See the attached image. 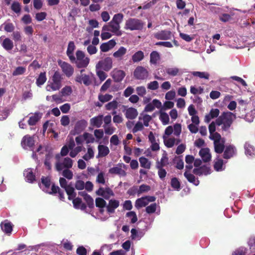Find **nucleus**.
<instances>
[{
    "instance_id": "nucleus-62",
    "label": "nucleus",
    "mask_w": 255,
    "mask_h": 255,
    "mask_svg": "<svg viewBox=\"0 0 255 255\" xmlns=\"http://www.w3.org/2000/svg\"><path fill=\"white\" fill-rule=\"evenodd\" d=\"M103 128L106 134L108 135L112 134L115 131L116 128L111 125H104Z\"/></svg>"
},
{
    "instance_id": "nucleus-26",
    "label": "nucleus",
    "mask_w": 255,
    "mask_h": 255,
    "mask_svg": "<svg viewBox=\"0 0 255 255\" xmlns=\"http://www.w3.org/2000/svg\"><path fill=\"white\" fill-rule=\"evenodd\" d=\"M116 45L115 40L112 39L108 42L102 43L100 46V49L102 52H107L112 49Z\"/></svg>"
},
{
    "instance_id": "nucleus-63",
    "label": "nucleus",
    "mask_w": 255,
    "mask_h": 255,
    "mask_svg": "<svg viewBox=\"0 0 255 255\" xmlns=\"http://www.w3.org/2000/svg\"><path fill=\"white\" fill-rule=\"evenodd\" d=\"M126 216L130 219V222L132 224L135 223L137 221L136 214L134 211L128 212Z\"/></svg>"
},
{
    "instance_id": "nucleus-1",
    "label": "nucleus",
    "mask_w": 255,
    "mask_h": 255,
    "mask_svg": "<svg viewBox=\"0 0 255 255\" xmlns=\"http://www.w3.org/2000/svg\"><path fill=\"white\" fill-rule=\"evenodd\" d=\"M236 118V115L231 112H224L216 120V123L218 126L223 125L222 129L227 130Z\"/></svg>"
},
{
    "instance_id": "nucleus-44",
    "label": "nucleus",
    "mask_w": 255,
    "mask_h": 255,
    "mask_svg": "<svg viewBox=\"0 0 255 255\" xmlns=\"http://www.w3.org/2000/svg\"><path fill=\"white\" fill-rule=\"evenodd\" d=\"M47 80L46 77V74L45 72H42L41 73L37 79H36V85L40 87L41 85H43L44 83L46 82Z\"/></svg>"
},
{
    "instance_id": "nucleus-48",
    "label": "nucleus",
    "mask_w": 255,
    "mask_h": 255,
    "mask_svg": "<svg viewBox=\"0 0 255 255\" xmlns=\"http://www.w3.org/2000/svg\"><path fill=\"white\" fill-rule=\"evenodd\" d=\"M216 121L212 122L209 126V130L210 132V139L212 138L213 136H214L216 134H219V133L215 132L216 130Z\"/></svg>"
},
{
    "instance_id": "nucleus-34",
    "label": "nucleus",
    "mask_w": 255,
    "mask_h": 255,
    "mask_svg": "<svg viewBox=\"0 0 255 255\" xmlns=\"http://www.w3.org/2000/svg\"><path fill=\"white\" fill-rule=\"evenodd\" d=\"M245 153L247 155L253 156L255 154V148L249 142L245 143Z\"/></svg>"
},
{
    "instance_id": "nucleus-61",
    "label": "nucleus",
    "mask_w": 255,
    "mask_h": 255,
    "mask_svg": "<svg viewBox=\"0 0 255 255\" xmlns=\"http://www.w3.org/2000/svg\"><path fill=\"white\" fill-rule=\"evenodd\" d=\"M143 124L140 121H138L132 128L133 133H135L138 131H140L143 129Z\"/></svg>"
},
{
    "instance_id": "nucleus-42",
    "label": "nucleus",
    "mask_w": 255,
    "mask_h": 255,
    "mask_svg": "<svg viewBox=\"0 0 255 255\" xmlns=\"http://www.w3.org/2000/svg\"><path fill=\"white\" fill-rule=\"evenodd\" d=\"M194 174L198 175H201L203 174L207 175L209 173V169L207 167H201L199 168H195L193 170Z\"/></svg>"
},
{
    "instance_id": "nucleus-43",
    "label": "nucleus",
    "mask_w": 255,
    "mask_h": 255,
    "mask_svg": "<svg viewBox=\"0 0 255 255\" xmlns=\"http://www.w3.org/2000/svg\"><path fill=\"white\" fill-rule=\"evenodd\" d=\"M144 58L143 52L138 51L135 52L132 56V60L133 62H137L142 60Z\"/></svg>"
},
{
    "instance_id": "nucleus-9",
    "label": "nucleus",
    "mask_w": 255,
    "mask_h": 255,
    "mask_svg": "<svg viewBox=\"0 0 255 255\" xmlns=\"http://www.w3.org/2000/svg\"><path fill=\"white\" fill-rule=\"evenodd\" d=\"M127 166L124 163H119L115 166L111 168L109 172L110 174L118 175L120 177H125L127 175L126 169Z\"/></svg>"
},
{
    "instance_id": "nucleus-11",
    "label": "nucleus",
    "mask_w": 255,
    "mask_h": 255,
    "mask_svg": "<svg viewBox=\"0 0 255 255\" xmlns=\"http://www.w3.org/2000/svg\"><path fill=\"white\" fill-rule=\"evenodd\" d=\"M120 25L117 23L114 22L111 20L108 24H106L103 26V30L105 31H110L117 36H121L122 32L120 30Z\"/></svg>"
},
{
    "instance_id": "nucleus-60",
    "label": "nucleus",
    "mask_w": 255,
    "mask_h": 255,
    "mask_svg": "<svg viewBox=\"0 0 255 255\" xmlns=\"http://www.w3.org/2000/svg\"><path fill=\"white\" fill-rule=\"evenodd\" d=\"M173 134L176 136H179L181 132V125L180 124H175L173 127Z\"/></svg>"
},
{
    "instance_id": "nucleus-57",
    "label": "nucleus",
    "mask_w": 255,
    "mask_h": 255,
    "mask_svg": "<svg viewBox=\"0 0 255 255\" xmlns=\"http://www.w3.org/2000/svg\"><path fill=\"white\" fill-rule=\"evenodd\" d=\"M124 18V15L122 13H119L118 14H116L114 15L112 20L115 22L117 23L118 24L120 25V23H122Z\"/></svg>"
},
{
    "instance_id": "nucleus-8",
    "label": "nucleus",
    "mask_w": 255,
    "mask_h": 255,
    "mask_svg": "<svg viewBox=\"0 0 255 255\" xmlns=\"http://www.w3.org/2000/svg\"><path fill=\"white\" fill-rule=\"evenodd\" d=\"M113 66V60L110 57H107L103 60L99 61L96 64V69H102L106 71H109Z\"/></svg>"
},
{
    "instance_id": "nucleus-46",
    "label": "nucleus",
    "mask_w": 255,
    "mask_h": 255,
    "mask_svg": "<svg viewBox=\"0 0 255 255\" xmlns=\"http://www.w3.org/2000/svg\"><path fill=\"white\" fill-rule=\"evenodd\" d=\"M168 164V158L166 154H163L160 161L156 162V167H164Z\"/></svg>"
},
{
    "instance_id": "nucleus-22",
    "label": "nucleus",
    "mask_w": 255,
    "mask_h": 255,
    "mask_svg": "<svg viewBox=\"0 0 255 255\" xmlns=\"http://www.w3.org/2000/svg\"><path fill=\"white\" fill-rule=\"evenodd\" d=\"M120 205V202L119 200L116 199H111L109 200L108 205L106 206V209L109 214L114 213L116 209H117Z\"/></svg>"
},
{
    "instance_id": "nucleus-24",
    "label": "nucleus",
    "mask_w": 255,
    "mask_h": 255,
    "mask_svg": "<svg viewBox=\"0 0 255 255\" xmlns=\"http://www.w3.org/2000/svg\"><path fill=\"white\" fill-rule=\"evenodd\" d=\"M199 155L203 161L205 162L210 161L211 159V154L208 148H202L199 151Z\"/></svg>"
},
{
    "instance_id": "nucleus-30",
    "label": "nucleus",
    "mask_w": 255,
    "mask_h": 255,
    "mask_svg": "<svg viewBox=\"0 0 255 255\" xmlns=\"http://www.w3.org/2000/svg\"><path fill=\"white\" fill-rule=\"evenodd\" d=\"M127 52V48L123 46H121L118 49L117 51H115L113 53V55L116 59L118 60H122Z\"/></svg>"
},
{
    "instance_id": "nucleus-36",
    "label": "nucleus",
    "mask_w": 255,
    "mask_h": 255,
    "mask_svg": "<svg viewBox=\"0 0 255 255\" xmlns=\"http://www.w3.org/2000/svg\"><path fill=\"white\" fill-rule=\"evenodd\" d=\"M191 74L194 76L206 80H208L210 77V74L206 72L193 71Z\"/></svg>"
},
{
    "instance_id": "nucleus-40",
    "label": "nucleus",
    "mask_w": 255,
    "mask_h": 255,
    "mask_svg": "<svg viewBox=\"0 0 255 255\" xmlns=\"http://www.w3.org/2000/svg\"><path fill=\"white\" fill-rule=\"evenodd\" d=\"M41 115L39 113H35L29 118L28 123L30 126H33L40 119Z\"/></svg>"
},
{
    "instance_id": "nucleus-3",
    "label": "nucleus",
    "mask_w": 255,
    "mask_h": 255,
    "mask_svg": "<svg viewBox=\"0 0 255 255\" xmlns=\"http://www.w3.org/2000/svg\"><path fill=\"white\" fill-rule=\"evenodd\" d=\"M144 26V23L140 19L135 18H130L126 20L124 28L130 31L141 30Z\"/></svg>"
},
{
    "instance_id": "nucleus-31",
    "label": "nucleus",
    "mask_w": 255,
    "mask_h": 255,
    "mask_svg": "<svg viewBox=\"0 0 255 255\" xmlns=\"http://www.w3.org/2000/svg\"><path fill=\"white\" fill-rule=\"evenodd\" d=\"M236 149L234 146L229 145L226 146L224 153V158L228 159L232 157L235 153Z\"/></svg>"
},
{
    "instance_id": "nucleus-23",
    "label": "nucleus",
    "mask_w": 255,
    "mask_h": 255,
    "mask_svg": "<svg viewBox=\"0 0 255 255\" xmlns=\"http://www.w3.org/2000/svg\"><path fill=\"white\" fill-rule=\"evenodd\" d=\"M163 137L165 145L169 148L172 147L174 145H177L181 142V140L179 138L166 137L165 135H163Z\"/></svg>"
},
{
    "instance_id": "nucleus-47",
    "label": "nucleus",
    "mask_w": 255,
    "mask_h": 255,
    "mask_svg": "<svg viewBox=\"0 0 255 255\" xmlns=\"http://www.w3.org/2000/svg\"><path fill=\"white\" fill-rule=\"evenodd\" d=\"M118 102L116 100H113L107 104L105 105V108L108 111L115 110L118 107Z\"/></svg>"
},
{
    "instance_id": "nucleus-35",
    "label": "nucleus",
    "mask_w": 255,
    "mask_h": 255,
    "mask_svg": "<svg viewBox=\"0 0 255 255\" xmlns=\"http://www.w3.org/2000/svg\"><path fill=\"white\" fill-rule=\"evenodd\" d=\"M94 156V151L93 148L91 145H88L87 146V152L83 156V158L86 161H88L89 160L93 158Z\"/></svg>"
},
{
    "instance_id": "nucleus-2",
    "label": "nucleus",
    "mask_w": 255,
    "mask_h": 255,
    "mask_svg": "<svg viewBox=\"0 0 255 255\" xmlns=\"http://www.w3.org/2000/svg\"><path fill=\"white\" fill-rule=\"evenodd\" d=\"M62 77L59 72L56 71L52 77L51 81H49L46 90L47 91H55L58 90L62 86Z\"/></svg>"
},
{
    "instance_id": "nucleus-28",
    "label": "nucleus",
    "mask_w": 255,
    "mask_h": 255,
    "mask_svg": "<svg viewBox=\"0 0 255 255\" xmlns=\"http://www.w3.org/2000/svg\"><path fill=\"white\" fill-rule=\"evenodd\" d=\"M220 114V111L218 109H212L210 113L206 115L204 119L205 122L209 123L210 121L215 118H217Z\"/></svg>"
},
{
    "instance_id": "nucleus-6",
    "label": "nucleus",
    "mask_w": 255,
    "mask_h": 255,
    "mask_svg": "<svg viewBox=\"0 0 255 255\" xmlns=\"http://www.w3.org/2000/svg\"><path fill=\"white\" fill-rule=\"evenodd\" d=\"M42 184L40 185V187L42 190L48 193H55L57 191L59 190V187L54 185L51 187L50 180L49 177H42L41 178Z\"/></svg>"
},
{
    "instance_id": "nucleus-37",
    "label": "nucleus",
    "mask_w": 255,
    "mask_h": 255,
    "mask_svg": "<svg viewBox=\"0 0 255 255\" xmlns=\"http://www.w3.org/2000/svg\"><path fill=\"white\" fill-rule=\"evenodd\" d=\"M2 230L6 234H9L11 232L12 226L10 222L5 221L0 224Z\"/></svg>"
},
{
    "instance_id": "nucleus-52",
    "label": "nucleus",
    "mask_w": 255,
    "mask_h": 255,
    "mask_svg": "<svg viewBox=\"0 0 255 255\" xmlns=\"http://www.w3.org/2000/svg\"><path fill=\"white\" fill-rule=\"evenodd\" d=\"M26 71V68L23 66H18L16 67L12 72V75L14 76H19L23 74Z\"/></svg>"
},
{
    "instance_id": "nucleus-32",
    "label": "nucleus",
    "mask_w": 255,
    "mask_h": 255,
    "mask_svg": "<svg viewBox=\"0 0 255 255\" xmlns=\"http://www.w3.org/2000/svg\"><path fill=\"white\" fill-rule=\"evenodd\" d=\"M23 175L26 181L29 183H32L35 180V175L33 174L31 168L25 170L24 171Z\"/></svg>"
},
{
    "instance_id": "nucleus-27",
    "label": "nucleus",
    "mask_w": 255,
    "mask_h": 255,
    "mask_svg": "<svg viewBox=\"0 0 255 255\" xmlns=\"http://www.w3.org/2000/svg\"><path fill=\"white\" fill-rule=\"evenodd\" d=\"M75 49V45L73 41H70L69 42L66 53L67 56H68L71 62H73V61H75V57L73 54V51Z\"/></svg>"
},
{
    "instance_id": "nucleus-16",
    "label": "nucleus",
    "mask_w": 255,
    "mask_h": 255,
    "mask_svg": "<svg viewBox=\"0 0 255 255\" xmlns=\"http://www.w3.org/2000/svg\"><path fill=\"white\" fill-rule=\"evenodd\" d=\"M98 195L103 197L106 199H109L110 197L114 196L113 191L109 188H100L97 191Z\"/></svg>"
},
{
    "instance_id": "nucleus-33",
    "label": "nucleus",
    "mask_w": 255,
    "mask_h": 255,
    "mask_svg": "<svg viewBox=\"0 0 255 255\" xmlns=\"http://www.w3.org/2000/svg\"><path fill=\"white\" fill-rule=\"evenodd\" d=\"M159 119L163 125H167L169 124V115L162 110L159 111Z\"/></svg>"
},
{
    "instance_id": "nucleus-55",
    "label": "nucleus",
    "mask_w": 255,
    "mask_h": 255,
    "mask_svg": "<svg viewBox=\"0 0 255 255\" xmlns=\"http://www.w3.org/2000/svg\"><path fill=\"white\" fill-rule=\"evenodd\" d=\"M112 95L108 94L105 95L100 94L98 96V99L103 103L110 101L112 100Z\"/></svg>"
},
{
    "instance_id": "nucleus-51",
    "label": "nucleus",
    "mask_w": 255,
    "mask_h": 255,
    "mask_svg": "<svg viewBox=\"0 0 255 255\" xmlns=\"http://www.w3.org/2000/svg\"><path fill=\"white\" fill-rule=\"evenodd\" d=\"M214 168L217 171H222L225 168L222 159H218L215 161Z\"/></svg>"
},
{
    "instance_id": "nucleus-10",
    "label": "nucleus",
    "mask_w": 255,
    "mask_h": 255,
    "mask_svg": "<svg viewBox=\"0 0 255 255\" xmlns=\"http://www.w3.org/2000/svg\"><path fill=\"white\" fill-rule=\"evenodd\" d=\"M156 198L154 196H146L137 199L135 202V207L138 209L145 207L149 202L155 201Z\"/></svg>"
},
{
    "instance_id": "nucleus-13",
    "label": "nucleus",
    "mask_w": 255,
    "mask_h": 255,
    "mask_svg": "<svg viewBox=\"0 0 255 255\" xmlns=\"http://www.w3.org/2000/svg\"><path fill=\"white\" fill-rule=\"evenodd\" d=\"M58 65L61 67L63 73L67 77H71L74 73V68L69 63L62 61H59Z\"/></svg>"
},
{
    "instance_id": "nucleus-38",
    "label": "nucleus",
    "mask_w": 255,
    "mask_h": 255,
    "mask_svg": "<svg viewBox=\"0 0 255 255\" xmlns=\"http://www.w3.org/2000/svg\"><path fill=\"white\" fill-rule=\"evenodd\" d=\"M184 175L190 182L193 183L195 185H198L199 184V181L195 178V176L193 174L189 173L188 171H186Z\"/></svg>"
},
{
    "instance_id": "nucleus-14",
    "label": "nucleus",
    "mask_w": 255,
    "mask_h": 255,
    "mask_svg": "<svg viewBox=\"0 0 255 255\" xmlns=\"http://www.w3.org/2000/svg\"><path fill=\"white\" fill-rule=\"evenodd\" d=\"M124 110H123L125 113L126 118L129 120H134L138 116V112L137 110L132 107H127L124 106Z\"/></svg>"
},
{
    "instance_id": "nucleus-18",
    "label": "nucleus",
    "mask_w": 255,
    "mask_h": 255,
    "mask_svg": "<svg viewBox=\"0 0 255 255\" xmlns=\"http://www.w3.org/2000/svg\"><path fill=\"white\" fill-rule=\"evenodd\" d=\"M75 81L80 84L83 83L86 86H89L92 83V80L90 76L82 74L77 75L75 77Z\"/></svg>"
},
{
    "instance_id": "nucleus-56",
    "label": "nucleus",
    "mask_w": 255,
    "mask_h": 255,
    "mask_svg": "<svg viewBox=\"0 0 255 255\" xmlns=\"http://www.w3.org/2000/svg\"><path fill=\"white\" fill-rule=\"evenodd\" d=\"M157 169H158V175L159 177V178L163 181L165 179V178L167 174V172L163 168V167H156Z\"/></svg>"
},
{
    "instance_id": "nucleus-19",
    "label": "nucleus",
    "mask_w": 255,
    "mask_h": 255,
    "mask_svg": "<svg viewBox=\"0 0 255 255\" xmlns=\"http://www.w3.org/2000/svg\"><path fill=\"white\" fill-rule=\"evenodd\" d=\"M4 36H1L0 37V43L2 47L7 51L12 50L13 47V43L12 41L8 38H5L3 39Z\"/></svg>"
},
{
    "instance_id": "nucleus-49",
    "label": "nucleus",
    "mask_w": 255,
    "mask_h": 255,
    "mask_svg": "<svg viewBox=\"0 0 255 255\" xmlns=\"http://www.w3.org/2000/svg\"><path fill=\"white\" fill-rule=\"evenodd\" d=\"M166 73L171 76H176L179 73V69L177 67L167 68L165 69Z\"/></svg>"
},
{
    "instance_id": "nucleus-50",
    "label": "nucleus",
    "mask_w": 255,
    "mask_h": 255,
    "mask_svg": "<svg viewBox=\"0 0 255 255\" xmlns=\"http://www.w3.org/2000/svg\"><path fill=\"white\" fill-rule=\"evenodd\" d=\"M150 63L155 64L160 58L159 54L156 51H153L150 53Z\"/></svg>"
},
{
    "instance_id": "nucleus-53",
    "label": "nucleus",
    "mask_w": 255,
    "mask_h": 255,
    "mask_svg": "<svg viewBox=\"0 0 255 255\" xmlns=\"http://www.w3.org/2000/svg\"><path fill=\"white\" fill-rule=\"evenodd\" d=\"M83 150V146L81 145H79L76 147H74L73 149H71L70 152V156L74 158L76 156V155L80 152Z\"/></svg>"
},
{
    "instance_id": "nucleus-7",
    "label": "nucleus",
    "mask_w": 255,
    "mask_h": 255,
    "mask_svg": "<svg viewBox=\"0 0 255 255\" xmlns=\"http://www.w3.org/2000/svg\"><path fill=\"white\" fill-rule=\"evenodd\" d=\"M210 139L214 141L215 151L218 153H221L225 148V140L222 138L220 134H216L212 138Z\"/></svg>"
},
{
    "instance_id": "nucleus-54",
    "label": "nucleus",
    "mask_w": 255,
    "mask_h": 255,
    "mask_svg": "<svg viewBox=\"0 0 255 255\" xmlns=\"http://www.w3.org/2000/svg\"><path fill=\"white\" fill-rule=\"evenodd\" d=\"M84 137L85 138V141L87 144L93 143L95 141V137L90 133L84 132Z\"/></svg>"
},
{
    "instance_id": "nucleus-39",
    "label": "nucleus",
    "mask_w": 255,
    "mask_h": 255,
    "mask_svg": "<svg viewBox=\"0 0 255 255\" xmlns=\"http://www.w3.org/2000/svg\"><path fill=\"white\" fill-rule=\"evenodd\" d=\"M140 166L146 169H149L151 166V162L144 157H141L139 158Z\"/></svg>"
},
{
    "instance_id": "nucleus-29",
    "label": "nucleus",
    "mask_w": 255,
    "mask_h": 255,
    "mask_svg": "<svg viewBox=\"0 0 255 255\" xmlns=\"http://www.w3.org/2000/svg\"><path fill=\"white\" fill-rule=\"evenodd\" d=\"M98 154L97 157H105L110 153L109 147L106 145L100 144L98 146Z\"/></svg>"
},
{
    "instance_id": "nucleus-59",
    "label": "nucleus",
    "mask_w": 255,
    "mask_h": 255,
    "mask_svg": "<svg viewBox=\"0 0 255 255\" xmlns=\"http://www.w3.org/2000/svg\"><path fill=\"white\" fill-rule=\"evenodd\" d=\"M171 185L172 188L177 191L180 189V183L177 178H173L171 179Z\"/></svg>"
},
{
    "instance_id": "nucleus-41",
    "label": "nucleus",
    "mask_w": 255,
    "mask_h": 255,
    "mask_svg": "<svg viewBox=\"0 0 255 255\" xmlns=\"http://www.w3.org/2000/svg\"><path fill=\"white\" fill-rule=\"evenodd\" d=\"M151 120L152 117L147 114H141L139 117V120L142 121L143 123V125L146 127L149 126V123Z\"/></svg>"
},
{
    "instance_id": "nucleus-4",
    "label": "nucleus",
    "mask_w": 255,
    "mask_h": 255,
    "mask_svg": "<svg viewBox=\"0 0 255 255\" xmlns=\"http://www.w3.org/2000/svg\"><path fill=\"white\" fill-rule=\"evenodd\" d=\"M56 158L57 161L55 166L57 171H61L64 168L69 169L72 167L73 160L69 157L60 158V155L57 154L56 155Z\"/></svg>"
},
{
    "instance_id": "nucleus-12",
    "label": "nucleus",
    "mask_w": 255,
    "mask_h": 255,
    "mask_svg": "<svg viewBox=\"0 0 255 255\" xmlns=\"http://www.w3.org/2000/svg\"><path fill=\"white\" fill-rule=\"evenodd\" d=\"M149 73L148 70L142 67H137L134 71V76L138 80H144L148 77Z\"/></svg>"
},
{
    "instance_id": "nucleus-17",
    "label": "nucleus",
    "mask_w": 255,
    "mask_h": 255,
    "mask_svg": "<svg viewBox=\"0 0 255 255\" xmlns=\"http://www.w3.org/2000/svg\"><path fill=\"white\" fill-rule=\"evenodd\" d=\"M88 125L87 122L85 120H81L76 122L74 129V134H79L83 131L87 127Z\"/></svg>"
},
{
    "instance_id": "nucleus-5",
    "label": "nucleus",
    "mask_w": 255,
    "mask_h": 255,
    "mask_svg": "<svg viewBox=\"0 0 255 255\" xmlns=\"http://www.w3.org/2000/svg\"><path fill=\"white\" fill-rule=\"evenodd\" d=\"M76 58H75V61H73V62H75L77 67L85 68L86 67L89 63L90 59L85 56L84 53L81 50H77L76 53Z\"/></svg>"
},
{
    "instance_id": "nucleus-20",
    "label": "nucleus",
    "mask_w": 255,
    "mask_h": 255,
    "mask_svg": "<svg viewBox=\"0 0 255 255\" xmlns=\"http://www.w3.org/2000/svg\"><path fill=\"white\" fill-rule=\"evenodd\" d=\"M34 144L33 138L29 135L24 136L21 141V145L24 149H28L32 147Z\"/></svg>"
},
{
    "instance_id": "nucleus-25",
    "label": "nucleus",
    "mask_w": 255,
    "mask_h": 255,
    "mask_svg": "<svg viewBox=\"0 0 255 255\" xmlns=\"http://www.w3.org/2000/svg\"><path fill=\"white\" fill-rule=\"evenodd\" d=\"M103 116L102 115L93 117L90 119V125L97 128H100L103 124Z\"/></svg>"
},
{
    "instance_id": "nucleus-15",
    "label": "nucleus",
    "mask_w": 255,
    "mask_h": 255,
    "mask_svg": "<svg viewBox=\"0 0 255 255\" xmlns=\"http://www.w3.org/2000/svg\"><path fill=\"white\" fill-rule=\"evenodd\" d=\"M154 37L158 40H169L171 38L172 34L169 30H161L154 33Z\"/></svg>"
},
{
    "instance_id": "nucleus-45",
    "label": "nucleus",
    "mask_w": 255,
    "mask_h": 255,
    "mask_svg": "<svg viewBox=\"0 0 255 255\" xmlns=\"http://www.w3.org/2000/svg\"><path fill=\"white\" fill-rule=\"evenodd\" d=\"M65 190L68 195V199L69 200H72L75 197L76 194L74 191V188L72 186L69 185V186L65 189Z\"/></svg>"
},
{
    "instance_id": "nucleus-58",
    "label": "nucleus",
    "mask_w": 255,
    "mask_h": 255,
    "mask_svg": "<svg viewBox=\"0 0 255 255\" xmlns=\"http://www.w3.org/2000/svg\"><path fill=\"white\" fill-rule=\"evenodd\" d=\"M157 207L158 206L156 203H152L146 207L145 211L148 214H152L156 211Z\"/></svg>"
},
{
    "instance_id": "nucleus-21",
    "label": "nucleus",
    "mask_w": 255,
    "mask_h": 255,
    "mask_svg": "<svg viewBox=\"0 0 255 255\" xmlns=\"http://www.w3.org/2000/svg\"><path fill=\"white\" fill-rule=\"evenodd\" d=\"M111 76L116 82H120L125 77V73L123 70L114 69L111 72Z\"/></svg>"
},
{
    "instance_id": "nucleus-64",
    "label": "nucleus",
    "mask_w": 255,
    "mask_h": 255,
    "mask_svg": "<svg viewBox=\"0 0 255 255\" xmlns=\"http://www.w3.org/2000/svg\"><path fill=\"white\" fill-rule=\"evenodd\" d=\"M150 187L149 186L145 184H142L139 186V189L137 191V194L138 195H139L142 193L148 192L150 190Z\"/></svg>"
}]
</instances>
